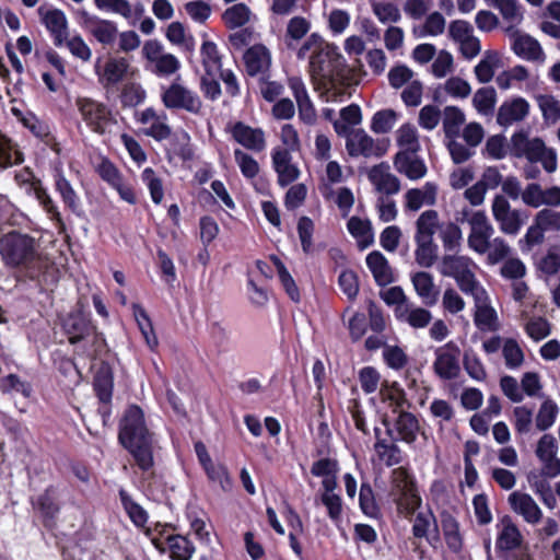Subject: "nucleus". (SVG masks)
I'll use <instances>...</instances> for the list:
<instances>
[{
    "label": "nucleus",
    "mask_w": 560,
    "mask_h": 560,
    "mask_svg": "<svg viewBox=\"0 0 560 560\" xmlns=\"http://www.w3.org/2000/svg\"><path fill=\"white\" fill-rule=\"evenodd\" d=\"M298 59H308V73L319 97L327 103L339 102L347 92V70L337 47L316 33L311 34L296 52Z\"/></svg>",
    "instance_id": "f257e3e1"
},
{
    "label": "nucleus",
    "mask_w": 560,
    "mask_h": 560,
    "mask_svg": "<svg viewBox=\"0 0 560 560\" xmlns=\"http://www.w3.org/2000/svg\"><path fill=\"white\" fill-rule=\"evenodd\" d=\"M118 439L143 472L153 468L155 442L145 425L143 411L138 406H131L126 410Z\"/></svg>",
    "instance_id": "f03ea898"
},
{
    "label": "nucleus",
    "mask_w": 560,
    "mask_h": 560,
    "mask_svg": "<svg viewBox=\"0 0 560 560\" xmlns=\"http://www.w3.org/2000/svg\"><path fill=\"white\" fill-rule=\"evenodd\" d=\"M2 258L7 265L22 268L31 279L39 278L50 266L49 260L38 254L35 240L18 232H8L2 237Z\"/></svg>",
    "instance_id": "7ed1b4c3"
},
{
    "label": "nucleus",
    "mask_w": 560,
    "mask_h": 560,
    "mask_svg": "<svg viewBox=\"0 0 560 560\" xmlns=\"http://www.w3.org/2000/svg\"><path fill=\"white\" fill-rule=\"evenodd\" d=\"M510 154L517 159H526L532 163H541L542 167L552 173L557 168V153L547 148L540 138H529L527 133L520 131L511 137Z\"/></svg>",
    "instance_id": "20e7f679"
},
{
    "label": "nucleus",
    "mask_w": 560,
    "mask_h": 560,
    "mask_svg": "<svg viewBox=\"0 0 560 560\" xmlns=\"http://www.w3.org/2000/svg\"><path fill=\"white\" fill-rule=\"evenodd\" d=\"M476 269L477 265L470 257L455 254L444 255L438 265V271L444 277L453 278L465 294L482 287L475 275Z\"/></svg>",
    "instance_id": "39448f33"
},
{
    "label": "nucleus",
    "mask_w": 560,
    "mask_h": 560,
    "mask_svg": "<svg viewBox=\"0 0 560 560\" xmlns=\"http://www.w3.org/2000/svg\"><path fill=\"white\" fill-rule=\"evenodd\" d=\"M390 485V495L405 517H409L416 510H419L422 500L416 488L413 477L406 468L398 467L392 470Z\"/></svg>",
    "instance_id": "423d86ee"
},
{
    "label": "nucleus",
    "mask_w": 560,
    "mask_h": 560,
    "mask_svg": "<svg viewBox=\"0 0 560 560\" xmlns=\"http://www.w3.org/2000/svg\"><path fill=\"white\" fill-rule=\"evenodd\" d=\"M161 101L167 109H183L194 115H199L202 110L200 96L186 86L179 77L171 84L162 86Z\"/></svg>",
    "instance_id": "0eeeda50"
},
{
    "label": "nucleus",
    "mask_w": 560,
    "mask_h": 560,
    "mask_svg": "<svg viewBox=\"0 0 560 560\" xmlns=\"http://www.w3.org/2000/svg\"><path fill=\"white\" fill-rule=\"evenodd\" d=\"M491 213L500 231L511 236L520 233L527 219L523 210L512 208L506 197L500 194L491 201Z\"/></svg>",
    "instance_id": "6e6552de"
},
{
    "label": "nucleus",
    "mask_w": 560,
    "mask_h": 560,
    "mask_svg": "<svg viewBox=\"0 0 560 560\" xmlns=\"http://www.w3.org/2000/svg\"><path fill=\"white\" fill-rule=\"evenodd\" d=\"M546 233H560V209L544 208L536 212L521 242L530 249L544 243Z\"/></svg>",
    "instance_id": "1a4fd4ad"
},
{
    "label": "nucleus",
    "mask_w": 560,
    "mask_h": 560,
    "mask_svg": "<svg viewBox=\"0 0 560 560\" xmlns=\"http://www.w3.org/2000/svg\"><path fill=\"white\" fill-rule=\"evenodd\" d=\"M75 104L82 120L96 133H105L107 128L116 122L109 108L101 102L79 97Z\"/></svg>",
    "instance_id": "9d476101"
},
{
    "label": "nucleus",
    "mask_w": 560,
    "mask_h": 560,
    "mask_svg": "<svg viewBox=\"0 0 560 560\" xmlns=\"http://www.w3.org/2000/svg\"><path fill=\"white\" fill-rule=\"evenodd\" d=\"M142 54L151 65V71L160 77H170L180 68L179 60L172 54L165 52L158 40H148L142 47Z\"/></svg>",
    "instance_id": "9b49d317"
},
{
    "label": "nucleus",
    "mask_w": 560,
    "mask_h": 560,
    "mask_svg": "<svg viewBox=\"0 0 560 560\" xmlns=\"http://www.w3.org/2000/svg\"><path fill=\"white\" fill-rule=\"evenodd\" d=\"M434 373L443 381L456 378L460 373V349L454 341H448L434 351Z\"/></svg>",
    "instance_id": "f8f14e48"
},
{
    "label": "nucleus",
    "mask_w": 560,
    "mask_h": 560,
    "mask_svg": "<svg viewBox=\"0 0 560 560\" xmlns=\"http://www.w3.org/2000/svg\"><path fill=\"white\" fill-rule=\"evenodd\" d=\"M470 232L467 244L470 249L477 254L483 255V250L488 248L487 243L494 234V228L490 223L485 211H472L467 219Z\"/></svg>",
    "instance_id": "ddd939ff"
},
{
    "label": "nucleus",
    "mask_w": 560,
    "mask_h": 560,
    "mask_svg": "<svg viewBox=\"0 0 560 560\" xmlns=\"http://www.w3.org/2000/svg\"><path fill=\"white\" fill-rule=\"evenodd\" d=\"M14 179L18 185L26 186L28 192H33L46 212L50 215L57 224L62 228L63 222L55 202L50 198L47 190L42 186L40 180L36 179L28 168H23L14 174Z\"/></svg>",
    "instance_id": "4468645a"
},
{
    "label": "nucleus",
    "mask_w": 560,
    "mask_h": 560,
    "mask_svg": "<svg viewBox=\"0 0 560 560\" xmlns=\"http://www.w3.org/2000/svg\"><path fill=\"white\" fill-rule=\"evenodd\" d=\"M506 32L512 40L511 48L517 57L537 65L545 63L546 54L536 38L521 33L514 27H508Z\"/></svg>",
    "instance_id": "2eb2a0df"
},
{
    "label": "nucleus",
    "mask_w": 560,
    "mask_h": 560,
    "mask_svg": "<svg viewBox=\"0 0 560 560\" xmlns=\"http://www.w3.org/2000/svg\"><path fill=\"white\" fill-rule=\"evenodd\" d=\"M383 424L386 428L388 438L407 444H412L417 440V434L420 430L418 419L408 411H399L393 423L387 418H384Z\"/></svg>",
    "instance_id": "dca6fc26"
},
{
    "label": "nucleus",
    "mask_w": 560,
    "mask_h": 560,
    "mask_svg": "<svg viewBox=\"0 0 560 560\" xmlns=\"http://www.w3.org/2000/svg\"><path fill=\"white\" fill-rule=\"evenodd\" d=\"M79 23L86 30L98 43L103 45H110L117 37V26L113 21L100 19L96 15L90 14L85 10H79Z\"/></svg>",
    "instance_id": "f3484780"
},
{
    "label": "nucleus",
    "mask_w": 560,
    "mask_h": 560,
    "mask_svg": "<svg viewBox=\"0 0 560 560\" xmlns=\"http://www.w3.org/2000/svg\"><path fill=\"white\" fill-rule=\"evenodd\" d=\"M346 150L351 158H380L385 153L380 142L364 129H353L346 141Z\"/></svg>",
    "instance_id": "a211bd4d"
},
{
    "label": "nucleus",
    "mask_w": 560,
    "mask_h": 560,
    "mask_svg": "<svg viewBox=\"0 0 560 560\" xmlns=\"http://www.w3.org/2000/svg\"><path fill=\"white\" fill-rule=\"evenodd\" d=\"M495 550L498 553H506L521 549L525 542L518 526L510 515H503L498 524Z\"/></svg>",
    "instance_id": "6ab92c4d"
},
{
    "label": "nucleus",
    "mask_w": 560,
    "mask_h": 560,
    "mask_svg": "<svg viewBox=\"0 0 560 560\" xmlns=\"http://www.w3.org/2000/svg\"><path fill=\"white\" fill-rule=\"evenodd\" d=\"M558 443L553 435L544 434L536 446L535 454L541 463V475L556 478L560 475V459L557 457Z\"/></svg>",
    "instance_id": "aec40b11"
},
{
    "label": "nucleus",
    "mask_w": 560,
    "mask_h": 560,
    "mask_svg": "<svg viewBox=\"0 0 560 560\" xmlns=\"http://www.w3.org/2000/svg\"><path fill=\"white\" fill-rule=\"evenodd\" d=\"M231 137L243 148L259 153L267 147L266 133L261 128H254L243 121L228 127Z\"/></svg>",
    "instance_id": "412c9836"
},
{
    "label": "nucleus",
    "mask_w": 560,
    "mask_h": 560,
    "mask_svg": "<svg viewBox=\"0 0 560 560\" xmlns=\"http://www.w3.org/2000/svg\"><path fill=\"white\" fill-rule=\"evenodd\" d=\"M288 85L296 101L300 120L305 125L314 126L317 122L318 116L302 78L290 77Z\"/></svg>",
    "instance_id": "4be33fe9"
},
{
    "label": "nucleus",
    "mask_w": 560,
    "mask_h": 560,
    "mask_svg": "<svg viewBox=\"0 0 560 560\" xmlns=\"http://www.w3.org/2000/svg\"><path fill=\"white\" fill-rule=\"evenodd\" d=\"M508 502L511 510L520 515L525 523L536 525L542 521V511L530 494L513 491L509 494Z\"/></svg>",
    "instance_id": "5701e85b"
},
{
    "label": "nucleus",
    "mask_w": 560,
    "mask_h": 560,
    "mask_svg": "<svg viewBox=\"0 0 560 560\" xmlns=\"http://www.w3.org/2000/svg\"><path fill=\"white\" fill-rule=\"evenodd\" d=\"M415 515L410 518L412 523V535L417 539H427V541L435 547L440 540V530L435 515L430 509L418 511L416 510ZM411 516V514L409 515Z\"/></svg>",
    "instance_id": "b1692460"
},
{
    "label": "nucleus",
    "mask_w": 560,
    "mask_h": 560,
    "mask_svg": "<svg viewBox=\"0 0 560 560\" xmlns=\"http://www.w3.org/2000/svg\"><path fill=\"white\" fill-rule=\"evenodd\" d=\"M139 122L147 126L143 133L156 141L170 138L172 129L167 124V115L164 112H156L153 107L142 110L138 118Z\"/></svg>",
    "instance_id": "393cba45"
},
{
    "label": "nucleus",
    "mask_w": 560,
    "mask_h": 560,
    "mask_svg": "<svg viewBox=\"0 0 560 560\" xmlns=\"http://www.w3.org/2000/svg\"><path fill=\"white\" fill-rule=\"evenodd\" d=\"M272 167L278 175V184L285 187L300 177V170L292 161L291 152L288 149L275 148L271 153Z\"/></svg>",
    "instance_id": "a878e982"
},
{
    "label": "nucleus",
    "mask_w": 560,
    "mask_h": 560,
    "mask_svg": "<svg viewBox=\"0 0 560 560\" xmlns=\"http://www.w3.org/2000/svg\"><path fill=\"white\" fill-rule=\"evenodd\" d=\"M529 103L521 96L504 101L497 113V122L502 127H510L523 121L529 115Z\"/></svg>",
    "instance_id": "bb28decb"
},
{
    "label": "nucleus",
    "mask_w": 560,
    "mask_h": 560,
    "mask_svg": "<svg viewBox=\"0 0 560 560\" xmlns=\"http://www.w3.org/2000/svg\"><path fill=\"white\" fill-rule=\"evenodd\" d=\"M368 176L381 196L389 197L400 191L399 178L390 172L389 165L385 162L374 165Z\"/></svg>",
    "instance_id": "cd10ccee"
},
{
    "label": "nucleus",
    "mask_w": 560,
    "mask_h": 560,
    "mask_svg": "<svg viewBox=\"0 0 560 560\" xmlns=\"http://www.w3.org/2000/svg\"><path fill=\"white\" fill-rule=\"evenodd\" d=\"M395 170L410 180H419L428 173L424 161L418 152H397L393 159Z\"/></svg>",
    "instance_id": "c85d7f7f"
},
{
    "label": "nucleus",
    "mask_w": 560,
    "mask_h": 560,
    "mask_svg": "<svg viewBox=\"0 0 560 560\" xmlns=\"http://www.w3.org/2000/svg\"><path fill=\"white\" fill-rule=\"evenodd\" d=\"M475 301V324L481 330H494L497 313L489 304V296L483 287L469 293Z\"/></svg>",
    "instance_id": "c756f323"
},
{
    "label": "nucleus",
    "mask_w": 560,
    "mask_h": 560,
    "mask_svg": "<svg viewBox=\"0 0 560 560\" xmlns=\"http://www.w3.org/2000/svg\"><path fill=\"white\" fill-rule=\"evenodd\" d=\"M438 185L433 182H427L419 188H411L404 195V206L406 210L416 212L422 207H432L438 199Z\"/></svg>",
    "instance_id": "7c9ffc66"
},
{
    "label": "nucleus",
    "mask_w": 560,
    "mask_h": 560,
    "mask_svg": "<svg viewBox=\"0 0 560 560\" xmlns=\"http://www.w3.org/2000/svg\"><path fill=\"white\" fill-rule=\"evenodd\" d=\"M100 83L108 89L117 85L127 77L130 62L124 57H109L102 71L95 67Z\"/></svg>",
    "instance_id": "2f4dec72"
},
{
    "label": "nucleus",
    "mask_w": 560,
    "mask_h": 560,
    "mask_svg": "<svg viewBox=\"0 0 560 560\" xmlns=\"http://www.w3.org/2000/svg\"><path fill=\"white\" fill-rule=\"evenodd\" d=\"M243 58L246 72L252 77L257 74H265L271 66L270 51L266 46L261 44H256L249 47L245 51Z\"/></svg>",
    "instance_id": "473e14b6"
},
{
    "label": "nucleus",
    "mask_w": 560,
    "mask_h": 560,
    "mask_svg": "<svg viewBox=\"0 0 560 560\" xmlns=\"http://www.w3.org/2000/svg\"><path fill=\"white\" fill-rule=\"evenodd\" d=\"M411 283L417 295L427 306H433L439 301L440 289L430 272L417 271L411 275Z\"/></svg>",
    "instance_id": "72a5a7b5"
},
{
    "label": "nucleus",
    "mask_w": 560,
    "mask_h": 560,
    "mask_svg": "<svg viewBox=\"0 0 560 560\" xmlns=\"http://www.w3.org/2000/svg\"><path fill=\"white\" fill-rule=\"evenodd\" d=\"M38 12L42 15L43 23L54 38L55 46L61 47L68 35V22L66 15L62 11L57 9L44 12L43 8H39Z\"/></svg>",
    "instance_id": "f704fd0d"
},
{
    "label": "nucleus",
    "mask_w": 560,
    "mask_h": 560,
    "mask_svg": "<svg viewBox=\"0 0 560 560\" xmlns=\"http://www.w3.org/2000/svg\"><path fill=\"white\" fill-rule=\"evenodd\" d=\"M395 316L399 322L408 324L416 329L427 327L432 319V314L429 310L417 306L412 302L395 308Z\"/></svg>",
    "instance_id": "c9c22d12"
},
{
    "label": "nucleus",
    "mask_w": 560,
    "mask_h": 560,
    "mask_svg": "<svg viewBox=\"0 0 560 560\" xmlns=\"http://www.w3.org/2000/svg\"><path fill=\"white\" fill-rule=\"evenodd\" d=\"M366 265L378 285L384 287L394 281L393 270L388 264V260L381 252H371L366 256Z\"/></svg>",
    "instance_id": "e433bc0d"
},
{
    "label": "nucleus",
    "mask_w": 560,
    "mask_h": 560,
    "mask_svg": "<svg viewBox=\"0 0 560 560\" xmlns=\"http://www.w3.org/2000/svg\"><path fill=\"white\" fill-rule=\"evenodd\" d=\"M63 329L68 335L69 342L74 345L88 337L93 327L82 314H70L63 320Z\"/></svg>",
    "instance_id": "4c0bfd02"
},
{
    "label": "nucleus",
    "mask_w": 560,
    "mask_h": 560,
    "mask_svg": "<svg viewBox=\"0 0 560 560\" xmlns=\"http://www.w3.org/2000/svg\"><path fill=\"white\" fill-rule=\"evenodd\" d=\"M397 442L389 438V440L377 439L374 443V451L378 460L387 467L398 465L402 460V452Z\"/></svg>",
    "instance_id": "58836bf2"
},
{
    "label": "nucleus",
    "mask_w": 560,
    "mask_h": 560,
    "mask_svg": "<svg viewBox=\"0 0 560 560\" xmlns=\"http://www.w3.org/2000/svg\"><path fill=\"white\" fill-rule=\"evenodd\" d=\"M466 121L464 112L457 106H446L442 112V127L444 138L459 137L460 129Z\"/></svg>",
    "instance_id": "ea45409f"
},
{
    "label": "nucleus",
    "mask_w": 560,
    "mask_h": 560,
    "mask_svg": "<svg viewBox=\"0 0 560 560\" xmlns=\"http://www.w3.org/2000/svg\"><path fill=\"white\" fill-rule=\"evenodd\" d=\"M441 226L438 211L432 209L425 210L416 221L415 238L434 240L433 236L436 231L440 232Z\"/></svg>",
    "instance_id": "a19ab883"
},
{
    "label": "nucleus",
    "mask_w": 560,
    "mask_h": 560,
    "mask_svg": "<svg viewBox=\"0 0 560 560\" xmlns=\"http://www.w3.org/2000/svg\"><path fill=\"white\" fill-rule=\"evenodd\" d=\"M347 228L360 247L365 248L373 243L374 233L370 220L352 217L349 219Z\"/></svg>",
    "instance_id": "79ce46f5"
},
{
    "label": "nucleus",
    "mask_w": 560,
    "mask_h": 560,
    "mask_svg": "<svg viewBox=\"0 0 560 560\" xmlns=\"http://www.w3.org/2000/svg\"><path fill=\"white\" fill-rule=\"evenodd\" d=\"M415 260L422 268L432 267L438 260L439 246L434 240L415 238Z\"/></svg>",
    "instance_id": "37998d69"
},
{
    "label": "nucleus",
    "mask_w": 560,
    "mask_h": 560,
    "mask_svg": "<svg viewBox=\"0 0 560 560\" xmlns=\"http://www.w3.org/2000/svg\"><path fill=\"white\" fill-rule=\"evenodd\" d=\"M489 5L498 9L510 27L517 25L523 20L522 7L517 0H486Z\"/></svg>",
    "instance_id": "c03bdc74"
},
{
    "label": "nucleus",
    "mask_w": 560,
    "mask_h": 560,
    "mask_svg": "<svg viewBox=\"0 0 560 560\" xmlns=\"http://www.w3.org/2000/svg\"><path fill=\"white\" fill-rule=\"evenodd\" d=\"M396 142L400 150L398 152H419L420 142L416 127L411 124H405L396 131Z\"/></svg>",
    "instance_id": "a18cd8bd"
},
{
    "label": "nucleus",
    "mask_w": 560,
    "mask_h": 560,
    "mask_svg": "<svg viewBox=\"0 0 560 560\" xmlns=\"http://www.w3.org/2000/svg\"><path fill=\"white\" fill-rule=\"evenodd\" d=\"M135 319L141 334L151 350L158 347V338L153 331L152 323L145 310L139 304H132Z\"/></svg>",
    "instance_id": "49530a36"
},
{
    "label": "nucleus",
    "mask_w": 560,
    "mask_h": 560,
    "mask_svg": "<svg viewBox=\"0 0 560 560\" xmlns=\"http://www.w3.org/2000/svg\"><path fill=\"white\" fill-rule=\"evenodd\" d=\"M497 92L492 86L477 90L472 97V106L479 114L483 116L493 114Z\"/></svg>",
    "instance_id": "de8ad7c7"
},
{
    "label": "nucleus",
    "mask_w": 560,
    "mask_h": 560,
    "mask_svg": "<svg viewBox=\"0 0 560 560\" xmlns=\"http://www.w3.org/2000/svg\"><path fill=\"white\" fill-rule=\"evenodd\" d=\"M499 54L492 50L485 52L482 59L475 67L476 78L480 83H488L494 75V70L499 66Z\"/></svg>",
    "instance_id": "09e8293b"
},
{
    "label": "nucleus",
    "mask_w": 560,
    "mask_h": 560,
    "mask_svg": "<svg viewBox=\"0 0 560 560\" xmlns=\"http://www.w3.org/2000/svg\"><path fill=\"white\" fill-rule=\"evenodd\" d=\"M252 12L244 3H236L228 8L223 14L222 20L229 28H237L244 26L250 19Z\"/></svg>",
    "instance_id": "8fccbe9b"
},
{
    "label": "nucleus",
    "mask_w": 560,
    "mask_h": 560,
    "mask_svg": "<svg viewBox=\"0 0 560 560\" xmlns=\"http://www.w3.org/2000/svg\"><path fill=\"white\" fill-rule=\"evenodd\" d=\"M33 506L45 518V522L51 521L59 512V506L55 501L52 488L46 489L34 501Z\"/></svg>",
    "instance_id": "3c124183"
},
{
    "label": "nucleus",
    "mask_w": 560,
    "mask_h": 560,
    "mask_svg": "<svg viewBox=\"0 0 560 560\" xmlns=\"http://www.w3.org/2000/svg\"><path fill=\"white\" fill-rule=\"evenodd\" d=\"M119 498L131 522L138 527L144 526L148 521V514L145 510L137 502H135L124 489H120Z\"/></svg>",
    "instance_id": "603ef678"
},
{
    "label": "nucleus",
    "mask_w": 560,
    "mask_h": 560,
    "mask_svg": "<svg viewBox=\"0 0 560 560\" xmlns=\"http://www.w3.org/2000/svg\"><path fill=\"white\" fill-rule=\"evenodd\" d=\"M200 54L205 71L210 74H215L222 67L221 56L217 45L210 40L203 42L200 48Z\"/></svg>",
    "instance_id": "864d4df0"
},
{
    "label": "nucleus",
    "mask_w": 560,
    "mask_h": 560,
    "mask_svg": "<svg viewBox=\"0 0 560 560\" xmlns=\"http://www.w3.org/2000/svg\"><path fill=\"white\" fill-rule=\"evenodd\" d=\"M167 545L174 560H189L195 551L194 545L180 535L167 537Z\"/></svg>",
    "instance_id": "5fc2aeb1"
},
{
    "label": "nucleus",
    "mask_w": 560,
    "mask_h": 560,
    "mask_svg": "<svg viewBox=\"0 0 560 560\" xmlns=\"http://www.w3.org/2000/svg\"><path fill=\"white\" fill-rule=\"evenodd\" d=\"M359 503L361 511L371 518L381 515V509L376 502L374 491L370 483L363 482L360 487Z\"/></svg>",
    "instance_id": "6e6d98bb"
},
{
    "label": "nucleus",
    "mask_w": 560,
    "mask_h": 560,
    "mask_svg": "<svg viewBox=\"0 0 560 560\" xmlns=\"http://www.w3.org/2000/svg\"><path fill=\"white\" fill-rule=\"evenodd\" d=\"M442 528L448 548L454 552H458L463 544L457 521L450 514L443 515Z\"/></svg>",
    "instance_id": "4d7b16f0"
},
{
    "label": "nucleus",
    "mask_w": 560,
    "mask_h": 560,
    "mask_svg": "<svg viewBox=\"0 0 560 560\" xmlns=\"http://www.w3.org/2000/svg\"><path fill=\"white\" fill-rule=\"evenodd\" d=\"M487 246L488 248L483 250V254H487V260L490 265H495L509 258L511 247L503 237L497 236L491 238Z\"/></svg>",
    "instance_id": "13d9d810"
},
{
    "label": "nucleus",
    "mask_w": 560,
    "mask_h": 560,
    "mask_svg": "<svg viewBox=\"0 0 560 560\" xmlns=\"http://www.w3.org/2000/svg\"><path fill=\"white\" fill-rule=\"evenodd\" d=\"M440 238L445 250H456L462 243L463 233L460 228L454 222L443 223L440 228Z\"/></svg>",
    "instance_id": "bf43d9fd"
},
{
    "label": "nucleus",
    "mask_w": 560,
    "mask_h": 560,
    "mask_svg": "<svg viewBox=\"0 0 560 560\" xmlns=\"http://www.w3.org/2000/svg\"><path fill=\"white\" fill-rule=\"evenodd\" d=\"M2 393L21 395L24 398H28L32 393V386L25 378H22L18 374L10 373L2 378Z\"/></svg>",
    "instance_id": "052dcab7"
},
{
    "label": "nucleus",
    "mask_w": 560,
    "mask_h": 560,
    "mask_svg": "<svg viewBox=\"0 0 560 560\" xmlns=\"http://www.w3.org/2000/svg\"><path fill=\"white\" fill-rule=\"evenodd\" d=\"M397 121V113L394 109H383L376 112L371 121L373 132L383 135L389 132Z\"/></svg>",
    "instance_id": "680f3d73"
},
{
    "label": "nucleus",
    "mask_w": 560,
    "mask_h": 560,
    "mask_svg": "<svg viewBox=\"0 0 560 560\" xmlns=\"http://www.w3.org/2000/svg\"><path fill=\"white\" fill-rule=\"evenodd\" d=\"M459 137L444 138L445 145L455 164H462L474 155V149L467 143H462Z\"/></svg>",
    "instance_id": "e2e57ef3"
},
{
    "label": "nucleus",
    "mask_w": 560,
    "mask_h": 560,
    "mask_svg": "<svg viewBox=\"0 0 560 560\" xmlns=\"http://www.w3.org/2000/svg\"><path fill=\"white\" fill-rule=\"evenodd\" d=\"M141 179L149 189L152 201L156 205L161 203L164 197L162 179L151 167H147L142 171Z\"/></svg>",
    "instance_id": "0e129e2a"
},
{
    "label": "nucleus",
    "mask_w": 560,
    "mask_h": 560,
    "mask_svg": "<svg viewBox=\"0 0 560 560\" xmlns=\"http://www.w3.org/2000/svg\"><path fill=\"white\" fill-rule=\"evenodd\" d=\"M371 7L375 16L383 24L397 23L401 19L400 11L394 3L373 1Z\"/></svg>",
    "instance_id": "69168bd1"
},
{
    "label": "nucleus",
    "mask_w": 560,
    "mask_h": 560,
    "mask_svg": "<svg viewBox=\"0 0 560 560\" xmlns=\"http://www.w3.org/2000/svg\"><path fill=\"white\" fill-rule=\"evenodd\" d=\"M463 364L465 371L471 378L479 382L486 380V369L479 357L474 352V350H465L463 355Z\"/></svg>",
    "instance_id": "338daca9"
},
{
    "label": "nucleus",
    "mask_w": 560,
    "mask_h": 560,
    "mask_svg": "<svg viewBox=\"0 0 560 560\" xmlns=\"http://www.w3.org/2000/svg\"><path fill=\"white\" fill-rule=\"evenodd\" d=\"M547 10L552 21L541 22L540 28L544 33L548 34L549 36L560 38V2H551L548 5Z\"/></svg>",
    "instance_id": "774afa93"
}]
</instances>
